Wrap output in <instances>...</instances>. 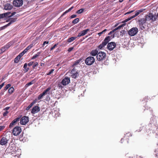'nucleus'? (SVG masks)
I'll use <instances>...</instances> for the list:
<instances>
[{"instance_id":"nucleus-31","label":"nucleus","mask_w":158,"mask_h":158,"mask_svg":"<svg viewBox=\"0 0 158 158\" xmlns=\"http://www.w3.org/2000/svg\"><path fill=\"white\" fill-rule=\"evenodd\" d=\"M40 54V52H38L35 55L32 57L31 59L33 60L34 59H35L39 56Z\"/></svg>"},{"instance_id":"nucleus-62","label":"nucleus","mask_w":158,"mask_h":158,"mask_svg":"<svg viewBox=\"0 0 158 158\" xmlns=\"http://www.w3.org/2000/svg\"><path fill=\"white\" fill-rule=\"evenodd\" d=\"M113 32L112 31H110L108 34V35H110L112 34Z\"/></svg>"},{"instance_id":"nucleus-25","label":"nucleus","mask_w":158,"mask_h":158,"mask_svg":"<svg viewBox=\"0 0 158 158\" xmlns=\"http://www.w3.org/2000/svg\"><path fill=\"white\" fill-rule=\"evenodd\" d=\"M77 38V37H72L68 39V42L70 43L75 40Z\"/></svg>"},{"instance_id":"nucleus-55","label":"nucleus","mask_w":158,"mask_h":158,"mask_svg":"<svg viewBox=\"0 0 158 158\" xmlns=\"http://www.w3.org/2000/svg\"><path fill=\"white\" fill-rule=\"evenodd\" d=\"M67 13H68V12H67V10H66L61 15V17H62V16H64L65 14H66Z\"/></svg>"},{"instance_id":"nucleus-45","label":"nucleus","mask_w":158,"mask_h":158,"mask_svg":"<svg viewBox=\"0 0 158 158\" xmlns=\"http://www.w3.org/2000/svg\"><path fill=\"white\" fill-rule=\"evenodd\" d=\"M76 17H77V15H73L70 16V19H73V18Z\"/></svg>"},{"instance_id":"nucleus-14","label":"nucleus","mask_w":158,"mask_h":158,"mask_svg":"<svg viewBox=\"0 0 158 158\" xmlns=\"http://www.w3.org/2000/svg\"><path fill=\"white\" fill-rule=\"evenodd\" d=\"M40 108L38 106H35L32 108L31 113L33 114L36 113L40 111Z\"/></svg>"},{"instance_id":"nucleus-23","label":"nucleus","mask_w":158,"mask_h":158,"mask_svg":"<svg viewBox=\"0 0 158 158\" xmlns=\"http://www.w3.org/2000/svg\"><path fill=\"white\" fill-rule=\"evenodd\" d=\"M106 42H105L104 41H103L102 43L101 44L99 45L98 46V48L100 49H102L104 47V46L107 44Z\"/></svg>"},{"instance_id":"nucleus-60","label":"nucleus","mask_w":158,"mask_h":158,"mask_svg":"<svg viewBox=\"0 0 158 158\" xmlns=\"http://www.w3.org/2000/svg\"><path fill=\"white\" fill-rule=\"evenodd\" d=\"M118 28L117 27L115 28V29H114L113 30H112V31L114 33V32L116 31V30H118Z\"/></svg>"},{"instance_id":"nucleus-53","label":"nucleus","mask_w":158,"mask_h":158,"mask_svg":"<svg viewBox=\"0 0 158 158\" xmlns=\"http://www.w3.org/2000/svg\"><path fill=\"white\" fill-rule=\"evenodd\" d=\"M73 47L70 48L68 49V51L69 52H71L73 50Z\"/></svg>"},{"instance_id":"nucleus-61","label":"nucleus","mask_w":158,"mask_h":158,"mask_svg":"<svg viewBox=\"0 0 158 158\" xmlns=\"http://www.w3.org/2000/svg\"><path fill=\"white\" fill-rule=\"evenodd\" d=\"M127 134L128 135H127L128 136H131L132 135L131 134V133H127Z\"/></svg>"},{"instance_id":"nucleus-63","label":"nucleus","mask_w":158,"mask_h":158,"mask_svg":"<svg viewBox=\"0 0 158 158\" xmlns=\"http://www.w3.org/2000/svg\"><path fill=\"white\" fill-rule=\"evenodd\" d=\"M9 108H10V107H6V108L5 109V110H9Z\"/></svg>"},{"instance_id":"nucleus-24","label":"nucleus","mask_w":158,"mask_h":158,"mask_svg":"<svg viewBox=\"0 0 158 158\" xmlns=\"http://www.w3.org/2000/svg\"><path fill=\"white\" fill-rule=\"evenodd\" d=\"M33 47V44H31L27 46L23 51L26 53L28 50L30 49Z\"/></svg>"},{"instance_id":"nucleus-41","label":"nucleus","mask_w":158,"mask_h":158,"mask_svg":"<svg viewBox=\"0 0 158 158\" xmlns=\"http://www.w3.org/2000/svg\"><path fill=\"white\" fill-rule=\"evenodd\" d=\"M54 71V69H51L48 73L46 74L47 75H50L51 73H52L53 71Z\"/></svg>"},{"instance_id":"nucleus-15","label":"nucleus","mask_w":158,"mask_h":158,"mask_svg":"<svg viewBox=\"0 0 158 158\" xmlns=\"http://www.w3.org/2000/svg\"><path fill=\"white\" fill-rule=\"evenodd\" d=\"M146 21L147 20L146 19V17L145 16L144 18H141L140 19H139L138 21V22L139 25H144Z\"/></svg>"},{"instance_id":"nucleus-50","label":"nucleus","mask_w":158,"mask_h":158,"mask_svg":"<svg viewBox=\"0 0 158 158\" xmlns=\"http://www.w3.org/2000/svg\"><path fill=\"white\" fill-rule=\"evenodd\" d=\"M139 26L140 27V28L142 30H143L145 29L144 26H143V25H139Z\"/></svg>"},{"instance_id":"nucleus-44","label":"nucleus","mask_w":158,"mask_h":158,"mask_svg":"<svg viewBox=\"0 0 158 158\" xmlns=\"http://www.w3.org/2000/svg\"><path fill=\"white\" fill-rule=\"evenodd\" d=\"M10 87V84H8L5 87V90H6L8 89Z\"/></svg>"},{"instance_id":"nucleus-46","label":"nucleus","mask_w":158,"mask_h":158,"mask_svg":"<svg viewBox=\"0 0 158 158\" xmlns=\"http://www.w3.org/2000/svg\"><path fill=\"white\" fill-rule=\"evenodd\" d=\"M34 64V62L33 61H31L29 63H28V65L29 66H31Z\"/></svg>"},{"instance_id":"nucleus-56","label":"nucleus","mask_w":158,"mask_h":158,"mask_svg":"<svg viewBox=\"0 0 158 158\" xmlns=\"http://www.w3.org/2000/svg\"><path fill=\"white\" fill-rule=\"evenodd\" d=\"M67 13H68V12H67V10H66L61 15V17H62V16H64L65 14H66Z\"/></svg>"},{"instance_id":"nucleus-36","label":"nucleus","mask_w":158,"mask_h":158,"mask_svg":"<svg viewBox=\"0 0 158 158\" xmlns=\"http://www.w3.org/2000/svg\"><path fill=\"white\" fill-rule=\"evenodd\" d=\"M44 95H45L44 94V93H42L40 94L39 95V96L38 98V99L39 100H40L43 97Z\"/></svg>"},{"instance_id":"nucleus-10","label":"nucleus","mask_w":158,"mask_h":158,"mask_svg":"<svg viewBox=\"0 0 158 158\" xmlns=\"http://www.w3.org/2000/svg\"><path fill=\"white\" fill-rule=\"evenodd\" d=\"M23 3V0H14L13 2V4L15 7H20L22 5Z\"/></svg>"},{"instance_id":"nucleus-28","label":"nucleus","mask_w":158,"mask_h":158,"mask_svg":"<svg viewBox=\"0 0 158 158\" xmlns=\"http://www.w3.org/2000/svg\"><path fill=\"white\" fill-rule=\"evenodd\" d=\"M82 59L81 58L77 60L74 63L73 65H76L79 64L82 60Z\"/></svg>"},{"instance_id":"nucleus-32","label":"nucleus","mask_w":158,"mask_h":158,"mask_svg":"<svg viewBox=\"0 0 158 158\" xmlns=\"http://www.w3.org/2000/svg\"><path fill=\"white\" fill-rule=\"evenodd\" d=\"M79 22V19L77 18L75 19L73 21L72 23L74 24H76L77 23Z\"/></svg>"},{"instance_id":"nucleus-51","label":"nucleus","mask_w":158,"mask_h":158,"mask_svg":"<svg viewBox=\"0 0 158 158\" xmlns=\"http://www.w3.org/2000/svg\"><path fill=\"white\" fill-rule=\"evenodd\" d=\"M73 8V6H72L71 7L69 8V9H68V10H66L67 11V12H68L70 11Z\"/></svg>"},{"instance_id":"nucleus-57","label":"nucleus","mask_w":158,"mask_h":158,"mask_svg":"<svg viewBox=\"0 0 158 158\" xmlns=\"http://www.w3.org/2000/svg\"><path fill=\"white\" fill-rule=\"evenodd\" d=\"M4 127H5L4 126H0V131H2V130L4 129Z\"/></svg>"},{"instance_id":"nucleus-5","label":"nucleus","mask_w":158,"mask_h":158,"mask_svg":"<svg viewBox=\"0 0 158 158\" xmlns=\"http://www.w3.org/2000/svg\"><path fill=\"white\" fill-rule=\"evenodd\" d=\"M95 61V59L94 57L89 56L86 58L85 62L86 64L88 65L92 64Z\"/></svg>"},{"instance_id":"nucleus-42","label":"nucleus","mask_w":158,"mask_h":158,"mask_svg":"<svg viewBox=\"0 0 158 158\" xmlns=\"http://www.w3.org/2000/svg\"><path fill=\"white\" fill-rule=\"evenodd\" d=\"M125 24H124L121 25L119 26L118 27H117V28H118V29L121 28V27H123L125 25Z\"/></svg>"},{"instance_id":"nucleus-35","label":"nucleus","mask_w":158,"mask_h":158,"mask_svg":"<svg viewBox=\"0 0 158 158\" xmlns=\"http://www.w3.org/2000/svg\"><path fill=\"white\" fill-rule=\"evenodd\" d=\"M20 59L19 56H18L16 57L14 59V62L15 63H17L19 60Z\"/></svg>"},{"instance_id":"nucleus-26","label":"nucleus","mask_w":158,"mask_h":158,"mask_svg":"<svg viewBox=\"0 0 158 158\" xmlns=\"http://www.w3.org/2000/svg\"><path fill=\"white\" fill-rule=\"evenodd\" d=\"M4 9L6 10H10V4L6 3L4 6Z\"/></svg>"},{"instance_id":"nucleus-17","label":"nucleus","mask_w":158,"mask_h":158,"mask_svg":"<svg viewBox=\"0 0 158 158\" xmlns=\"http://www.w3.org/2000/svg\"><path fill=\"white\" fill-rule=\"evenodd\" d=\"M7 142V140L5 137H3L0 141V144L2 145L6 144Z\"/></svg>"},{"instance_id":"nucleus-49","label":"nucleus","mask_w":158,"mask_h":158,"mask_svg":"<svg viewBox=\"0 0 158 158\" xmlns=\"http://www.w3.org/2000/svg\"><path fill=\"white\" fill-rule=\"evenodd\" d=\"M8 112L6 111L5 112H4L3 114V116H6L7 115V114L8 113Z\"/></svg>"},{"instance_id":"nucleus-18","label":"nucleus","mask_w":158,"mask_h":158,"mask_svg":"<svg viewBox=\"0 0 158 158\" xmlns=\"http://www.w3.org/2000/svg\"><path fill=\"white\" fill-rule=\"evenodd\" d=\"M20 117H18V118H16L14 119L12 122L10 123V127L15 124L17 122H19V121Z\"/></svg>"},{"instance_id":"nucleus-13","label":"nucleus","mask_w":158,"mask_h":158,"mask_svg":"<svg viewBox=\"0 0 158 158\" xmlns=\"http://www.w3.org/2000/svg\"><path fill=\"white\" fill-rule=\"evenodd\" d=\"M10 47V44L8 43L6 45L2 47L0 49V54L2 53Z\"/></svg>"},{"instance_id":"nucleus-29","label":"nucleus","mask_w":158,"mask_h":158,"mask_svg":"<svg viewBox=\"0 0 158 158\" xmlns=\"http://www.w3.org/2000/svg\"><path fill=\"white\" fill-rule=\"evenodd\" d=\"M34 83V81H32L31 82H30L27 83L25 85V87L26 88L27 87L31 85Z\"/></svg>"},{"instance_id":"nucleus-40","label":"nucleus","mask_w":158,"mask_h":158,"mask_svg":"<svg viewBox=\"0 0 158 158\" xmlns=\"http://www.w3.org/2000/svg\"><path fill=\"white\" fill-rule=\"evenodd\" d=\"M25 53L23 51L22 52H21V53H20L18 55V56H19V57L20 58H21V57L23 56L25 54Z\"/></svg>"},{"instance_id":"nucleus-20","label":"nucleus","mask_w":158,"mask_h":158,"mask_svg":"<svg viewBox=\"0 0 158 158\" xmlns=\"http://www.w3.org/2000/svg\"><path fill=\"white\" fill-rule=\"evenodd\" d=\"M16 14V12H15L12 13L11 15H10V24H11L12 23H14L15 22L17 19V18H11V17L13 16Z\"/></svg>"},{"instance_id":"nucleus-47","label":"nucleus","mask_w":158,"mask_h":158,"mask_svg":"<svg viewBox=\"0 0 158 158\" xmlns=\"http://www.w3.org/2000/svg\"><path fill=\"white\" fill-rule=\"evenodd\" d=\"M57 44H55L53 47H52L50 48L51 50H53L56 46Z\"/></svg>"},{"instance_id":"nucleus-64","label":"nucleus","mask_w":158,"mask_h":158,"mask_svg":"<svg viewBox=\"0 0 158 158\" xmlns=\"http://www.w3.org/2000/svg\"><path fill=\"white\" fill-rule=\"evenodd\" d=\"M25 1L27 2H31V0H24Z\"/></svg>"},{"instance_id":"nucleus-38","label":"nucleus","mask_w":158,"mask_h":158,"mask_svg":"<svg viewBox=\"0 0 158 158\" xmlns=\"http://www.w3.org/2000/svg\"><path fill=\"white\" fill-rule=\"evenodd\" d=\"M154 154L156 157H158V148L155 150L154 152Z\"/></svg>"},{"instance_id":"nucleus-54","label":"nucleus","mask_w":158,"mask_h":158,"mask_svg":"<svg viewBox=\"0 0 158 158\" xmlns=\"http://www.w3.org/2000/svg\"><path fill=\"white\" fill-rule=\"evenodd\" d=\"M76 72V69L74 68L72 69L71 71L72 73H75Z\"/></svg>"},{"instance_id":"nucleus-6","label":"nucleus","mask_w":158,"mask_h":158,"mask_svg":"<svg viewBox=\"0 0 158 158\" xmlns=\"http://www.w3.org/2000/svg\"><path fill=\"white\" fill-rule=\"evenodd\" d=\"M145 10V9H142L140 10H137L135 12V15H133V16H131L130 17L128 18L127 19H126L125 20V22H127L133 18H134L136 16H138L140 13L143 12L144 10Z\"/></svg>"},{"instance_id":"nucleus-2","label":"nucleus","mask_w":158,"mask_h":158,"mask_svg":"<svg viewBox=\"0 0 158 158\" xmlns=\"http://www.w3.org/2000/svg\"><path fill=\"white\" fill-rule=\"evenodd\" d=\"M12 143L10 141V158H18L19 155L17 152L15 145Z\"/></svg>"},{"instance_id":"nucleus-34","label":"nucleus","mask_w":158,"mask_h":158,"mask_svg":"<svg viewBox=\"0 0 158 158\" xmlns=\"http://www.w3.org/2000/svg\"><path fill=\"white\" fill-rule=\"evenodd\" d=\"M110 40V38L109 36H108L106 37L103 41H104L105 42H106V43L107 44L109 42V41Z\"/></svg>"},{"instance_id":"nucleus-3","label":"nucleus","mask_w":158,"mask_h":158,"mask_svg":"<svg viewBox=\"0 0 158 158\" xmlns=\"http://www.w3.org/2000/svg\"><path fill=\"white\" fill-rule=\"evenodd\" d=\"M145 17L147 21H151V22H154L158 20L157 15H153L151 13H149L145 16Z\"/></svg>"},{"instance_id":"nucleus-30","label":"nucleus","mask_w":158,"mask_h":158,"mask_svg":"<svg viewBox=\"0 0 158 158\" xmlns=\"http://www.w3.org/2000/svg\"><path fill=\"white\" fill-rule=\"evenodd\" d=\"M35 102H32L31 104H30L26 108V110H28L34 104Z\"/></svg>"},{"instance_id":"nucleus-16","label":"nucleus","mask_w":158,"mask_h":158,"mask_svg":"<svg viewBox=\"0 0 158 158\" xmlns=\"http://www.w3.org/2000/svg\"><path fill=\"white\" fill-rule=\"evenodd\" d=\"M89 30V29H87L83 31H81V32L79 33L78 35L77 36V37H80L81 36H83L85 35L86 34L87 32Z\"/></svg>"},{"instance_id":"nucleus-52","label":"nucleus","mask_w":158,"mask_h":158,"mask_svg":"<svg viewBox=\"0 0 158 158\" xmlns=\"http://www.w3.org/2000/svg\"><path fill=\"white\" fill-rule=\"evenodd\" d=\"M73 8V6H72L71 7L69 8V9H68V10H66L67 11V12H68L70 11Z\"/></svg>"},{"instance_id":"nucleus-8","label":"nucleus","mask_w":158,"mask_h":158,"mask_svg":"<svg viewBox=\"0 0 158 158\" xmlns=\"http://www.w3.org/2000/svg\"><path fill=\"white\" fill-rule=\"evenodd\" d=\"M21 129L20 127L16 126L14 128L12 133L14 135L17 136L21 133Z\"/></svg>"},{"instance_id":"nucleus-59","label":"nucleus","mask_w":158,"mask_h":158,"mask_svg":"<svg viewBox=\"0 0 158 158\" xmlns=\"http://www.w3.org/2000/svg\"><path fill=\"white\" fill-rule=\"evenodd\" d=\"M134 11V10H132V11H129V12H127L126 14H129L132 12H133Z\"/></svg>"},{"instance_id":"nucleus-7","label":"nucleus","mask_w":158,"mask_h":158,"mask_svg":"<svg viewBox=\"0 0 158 158\" xmlns=\"http://www.w3.org/2000/svg\"><path fill=\"white\" fill-rule=\"evenodd\" d=\"M106 55L104 52H98L97 56V60L99 61L103 60L106 57Z\"/></svg>"},{"instance_id":"nucleus-21","label":"nucleus","mask_w":158,"mask_h":158,"mask_svg":"<svg viewBox=\"0 0 158 158\" xmlns=\"http://www.w3.org/2000/svg\"><path fill=\"white\" fill-rule=\"evenodd\" d=\"M79 71L77 70L75 73H72L71 75L72 78H76L79 76Z\"/></svg>"},{"instance_id":"nucleus-9","label":"nucleus","mask_w":158,"mask_h":158,"mask_svg":"<svg viewBox=\"0 0 158 158\" xmlns=\"http://www.w3.org/2000/svg\"><path fill=\"white\" fill-rule=\"evenodd\" d=\"M29 118L27 116H24L20 120V123L21 125H25L29 121Z\"/></svg>"},{"instance_id":"nucleus-58","label":"nucleus","mask_w":158,"mask_h":158,"mask_svg":"<svg viewBox=\"0 0 158 158\" xmlns=\"http://www.w3.org/2000/svg\"><path fill=\"white\" fill-rule=\"evenodd\" d=\"M48 41H45L44 42L43 45H44L45 44H47L48 43Z\"/></svg>"},{"instance_id":"nucleus-12","label":"nucleus","mask_w":158,"mask_h":158,"mask_svg":"<svg viewBox=\"0 0 158 158\" xmlns=\"http://www.w3.org/2000/svg\"><path fill=\"white\" fill-rule=\"evenodd\" d=\"M116 44L114 42H111L108 44L107 45V48L109 50H112L115 47Z\"/></svg>"},{"instance_id":"nucleus-11","label":"nucleus","mask_w":158,"mask_h":158,"mask_svg":"<svg viewBox=\"0 0 158 158\" xmlns=\"http://www.w3.org/2000/svg\"><path fill=\"white\" fill-rule=\"evenodd\" d=\"M70 82V78L66 77L61 81V84L64 85L68 84Z\"/></svg>"},{"instance_id":"nucleus-43","label":"nucleus","mask_w":158,"mask_h":158,"mask_svg":"<svg viewBox=\"0 0 158 158\" xmlns=\"http://www.w3.org/2000/svg\"><path fill=\"white\" fill-rule=\"evenodd\" d=\"M38 65V63L37 62H35L34 64H33V69H35L36 67Z\"/></svg>"},{"instance_id":"nucleus-4","label":"nucleus","mask_w":158,"mask_h":158,"mask_svg":"<svg viewBox=\"0 0 158 158\" xmlns=\"http://www.w3.org/2000/svg\"><path fill=\"white\" fill-rule=\"evenodd\" d=\"M138 31V28L137 27H133L129 30L128 32L130 36H132L136 35Z\"/></svg>"},{"instance_id":"nucleus-37","label":"nucleus","mask_w":158,"mask_h":158,"mask_svg":"<svg viewBox=\"0 0 158 158\" xmlns=\"http://www.w3.org/2000/svg\"><path fill=\"white\" fill-rule=\"evenodd\" d=\"M84 9L82 8V9H81L79 10H78L77 11L76 13L77 14H80L82 13L83 12V11H84Z\"/></svg>"},{"instance_id":"nucleus-39","label":"nucleus","mask_w":158,"mask_h":158,"mask_svg":"<svg viewBox=\"0 0 158 158\" xmlns=\"http://www.w3.org/2000/svg\"><path fill=\"white\" fill-rule=\"evenodd\" d=\"M106 31H107L106 29H104V30H103L102 32H99V33H98V34L99 35V36H100V35H101L102 34L104 33Z\"/></svg>"},{"instance_id":"nucleus-33","label":"nucleus","mask_w":158,"mask_h":158,"mask_svg":"<svg viewBox=\"0 0 158 158\" xmlns=\"http://www.w3.org/2000/svg\"><path fill=\"white\" fill-rule=\"evenodd\" d=\"M51 89V88L50 87H49L47 88L45 90H44V92H43L44 94L45 95V94H47L48 92Z\"/></svg>"},{"instance_id":"nucleus-19","label":"nucleus","mask_w":158,"mask_h":158,"mask_svg":"<svg viewBox=\"0 0 158 158\" xmlns=\"http://www.w3.org/2000/svg\"><path fill=\"white\" fill-rule=\"evenodd\" d=\"M98 53V49H96L94 50H93L91 51L90 54L92 56H97Z\"/></svg>"},{"instance_id":"nucleus-27","label":"nucleus","mask_w":158,"mask_h":158,"mask_svg":"<svg viewBox=\"0 0 158 158\" xmlns=\"http://www.w3.org/2000/svg\"><path fill=\"white\" fill-rule=\"evenodd\" d=\"M27 64L26 63H25L24 65L23 68L24 69V71L25 73L27 72L29 69V68L27 67Z\"/></svg>"},{"instance_id":"nucleus-48","label":"nucleus","mask_w":158,"mask_h":158,"mask_svg":"<svg viewBox=\"0 0 158 158\" xmlns=\"http://www.w3.org/2000/svg\"><path fill=\"white\" fill-rule=\"evenodd\" d=\"M14 89L13 87H10V94L12 93L14 91Z\"/></svg>"},{"instance_id":"nucleus-22","label":"nucleus","mask_w":158,"mask_h":158,"mask_svg":"<svg viewBox=\"0 0 158 158\" xmlns=\"http://www.w3.org/2000/svg\"><path fill=\"white\" fill-rule=\"evenodd\" d=\"M2 14V18L6 19L8 17H10V12L5 13Z\"/></svg>"},{"instance_id":"nucleus-1","label":"nucleus","mask_w":158,"mask_h":158,"mask_svg":"<svg viewBox=\"0 0 158 158\" xmlns=\"http://www.w3.org/2000/svg\"><path fill=\"white\" fill-rule=\"evenodd\" d=\"M158 125L156 122V117L153 116L152 118H151L150 121L147 126H146L145 128L146 131L148 135H149L152 132L155 133L156 132L158 129Z\"/></svg>"}]
</instances>
